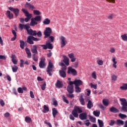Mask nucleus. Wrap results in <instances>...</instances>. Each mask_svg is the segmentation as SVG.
<instances>
[{"mask_svg":"<svg viewBox=\"0 0 127 127\" xmlns=\"http://www.w3.org/2000/svg\"><path fill=\"white\" fill-rule=\"evenodd\" d=\"M59 65L62 66L61 70L60 71H66L67 70V66L65 65V64L63 63H59Z\"/></svg>","mask_w":127,"mask_h":127,"instance_id":"nucleus-23","label":"nucleus"},{"mask_svg":"<svg viewBox=\"0 0 127 127\" xmlns=\"http://www.w3.org/2000/svg\"><path fill=\"white\" fill-rule=\"evenodd\" d=\"M120 102H121V104L122 106L121 112L122 113H127V99L125 98H120Z\"/></svg>","mask_w":127,"mask_h":127,"instance_id":"nucleus-1","label":"nucleus"},{"mask_svg":"<svg viewBox=\"0 0 127 127\" xmlns=\"http://www.w3.org/2000/svg\"><path fill=\"white\" fill-rule=\"evenodd\" d=\"M116 124L118 126H124L125 125V122L123 120L118 119L116 121Z\"/></svg>","mask_w":127,"mask_h":127,"instance_id":"nucleus-28","label":"nucleus"},{"mask_svg":"<svg viewBox=\"0 0 127 127\" xmlns=\"http://www.w3.org/2000/svg\"><path fill=\"white\" fill-rule=\"evenodd\" d=\"M27 32L28 35H30V36H36V30H33L32 29H30Z\"/></svg>","mask_w":127,"mask_h":127,"instance_id":"nucleus-16","label":"nucleus"},{"mask_svg":"<svg viewBox=\"0 0 127 127\" xmlns=\"http://www.w3.org/2000/svg\"><path fill=\"white\" fill-rule=\"evenodd\" d=\"M41 47H43V49L44 50H46V49H53V45L52 44L50 43V42L47 41L46 42V45H40Z\"/></svg>","mask_w":127,"mask_h":127,"instance_id":"nucleus-6","label":"nucleus"},{"mask_svg":"<svg viewBox=\"0 0 127 127\" xmlns=\"http://www.w3.org/2000/svg\"><path fill=\"white\" fill-rule=\"evenodd\" d=\"M25 121L26 123H27V124H30L31 122H32V120H31V118L28 116H26L25 118Z\"/></svg>","mask_w":127,"mask_h":127,"instance_id":"nucleus-33","label":"nucleus"},{"mask_svg":"<svg viewBox=\"0 0 127 127\" xmlns=\"http://www.w3.org/2000/svg\"><path fill=\"white\" fill-rule=\"evenodd\" d=\"M23 64H24V61H23V60H20L19 65L21 68H22V67H23Z\"/></svg>","mask_w":127,"mask_h":127,"instance_id":"nucleus-50","label":"nucleus"},{"mask_svg":"<svg viewBox=\"0 0 127 127\" xmlns=\"http://www.w3.org/2000/svg\"><path fill=\"white\" fill-rule=\"evenodd\" d=\"M33 13L35 15H40V14H41L40 11H39V10H34L33 11Z\"/></svg>","mask_w":127,"mask_h":127,"instance_id":"nucleus-48","label":"nucleus"},{"mask_svg":"<svg viewBox=\"0 0 127 127\" xmlns=\"http://www.w3.org/2000/svg\"><path fill=\"white\" fill-rule=\"evenodd\" d=\"M103 104L106 107H108V106L109 105V102H108V101L106 99L103 100Z\"/></svg>","mask_w":127,"mask_h":127,"instance_id":"nucleus-46","label":"nucleus"},{"mask_svg":"<svg viewBox=\"0 0 127 127\" xmlns=\"http://www.w3.org/2000/svg\"><path fill=\"white\" fill-rule=\"evenodd\" d=\"M40 68H45L46 64H45V58L42 57L41 58V61L39 64Z\"/></svg>","mask_w":127,"mask_h":127,"instance_id":"nucleus-13","label":"nucleus"},{"mask_svg":"<svg viewBox=\"0 0 127 127\" xmlns=\"http://www.w3.org/2000/svg\"><path fill=\"white\" fill-rule=\"evenodd\" d=\"M12 70L14 73H16L18 70V67L16 65L12 66Z\"/></svg>","mask_w":127,"mask_h":127,"instance_id":"nucleus-36","label":"nucleus"},{"mask_svg":"<svg viewBox=\"0 0 127 127\" xmlns=\"http://www.w3.org/2000/svg\"><path fill=\"white\" fill-rule=\"evenodd\" d=\"M52 114L54 118L56 117V115L58 114V111H57V110L56 108H53L52 109Z\"/></svg>","mask_w":127,"mask_h":127,"instance_id":"nucleus-32","label":"nucleus"},{"mask_svg":"<svg viewBox=\"0 0 127 127\" xmlns=\"http://www.w3.org/2000/svg\"><path fill=\"white\" fill-rule=\"evenodd\" d=\"M7 18L9 19H12L13 18V14L10 12V11L7 10L5 13Z\"/></svg>","mask_w":127,"mask_h":127,"instance_id":"nucleus-20","label":"nucleus"},{"mask_svg":"<svg viewBox=\"0 0 127 127\" xmlns=\"http://www.w3.org/2000/svg\"><path fill=\"white\" fill-rule=\"evenodd\" d=\"M43 108L44 109L42 110V112L44 114H46V113H48V112H49V107H48V106L45 105H44Z\"/></svg>","mask_w":127,"mask_h":127,"instance_id":"nucleus-27","label":"nucleus"},{"mask_svg":"<svg viewBox=\"0 0 127 127\" xmlns=\"http://www.w3.org/2000/svg\"><path fill=\"white\" fill-rule=\"evenodd\" d=\"M79 101L82 106H85V100H84L83 96L80 97Z\"/></svg>","mask_w":127,"mask_h":127,"instance_id":"nucleus-35","label":"nucleus"},{"mask_svg":"<svg viewBox=\"0 0 127 127\" xmlns=\"http://www.w3.org/2000/svg\"><path fill=\"white\" fill-rule=\"evenodd\" d=\"M69 119L70 120H71V121H75V118H74V116L72 114L69 115Z\"/></svg>","mask_w":127,"mask_h":127,"instance_id":"nucleus-62","label":"nucleus"},{"mask_svg":"<svg viewBox=\"0 0 127 127\" xmlns=\"http://www.w3.org/2000/svg\"><path fill=\"white\" fill-rule=\"evenodd\" d=\"M90 86L91 88H93V89H95V90L97 89V84H93V83H90Z\"/></svg>","mask_w":127,"mask_h":127,"instance_id":"nucleus-59","label":"nucleus"},{"mask_svg":"<svg viewBox=\"0 0 127 127\" xmlns=\"http://www.w3.org/2000/svg\"><path fill=\"white\" fill-rule=\"evenodd\" d=\"M37 47H38V46L37 45H33L31 49V52L34 54H37V53H38V52L37 51Z\"/></svg>","mask_w":127,"mask_h":127,"instance_id":"nucleus-21","label":"nucleus"},{"mask_svg":"<svg viewBox=\"0 0 127 127\" xmlns=\"http://www.w3.org/2000/svg\"><path fill=\"white\" fill-rule=\"evenodd\" d=\"M8 9H9V10L11 11H13L16 17H17V16H18L19 15V9L17 8H14L12 7H9Z\"/></svg>","mask_w":127,"mask_h":127,"instance_id":"nucleus-11","label":"nucleus"},{"mask_svg":"<svg viewBox=\"0 0 127 127\" xmlns=\"http://www.w3.org/2000/svg\"><path fill=\"white\" fill-rule=\"evenodd\" d=\"M52 33V29L50 27H46L45 30L44 31V38H48Z\"/></svg>","mask_w":127,"mask_h":127,"instance_id":"nucleus-7","label":"nucleus"},{"mask_svg":"<svg viewBox=\"0 0 127 127\" xmlns=\"http://www.w3.org/2000/svg\"><path fill=\"white\" fill-rule=\"evenodd\" d=\"M12 62L14 64V65H16L17 64V61L15 59H12Z\"/></svg>","mask_w":127,"mask_h":127,"instance_id":"nucleus-63","label":"nucleus"},{"mask_svg":"<svg viewBox=\"0 0 127 127\" xmlns=\"http://www.w3.org/2000/svg\"><path fill=\"white\" fill-rule=\"evenodd\" d=\"M45 124L46 125H47V126H48L49 127H52V125H51V124L48 122V121H45Z\"/></svg>","mask_w":127,"mask_h":127,"instance_id":"nucleus-60","label":"nucleus"},{"mask_svg":"<svg viewBox=\"0 0 127 127\" xmlns=\"http://www.w3.org/2000/svg\"><path fill=\"white\" fill-rule=\"evenodd\" d=\"M114 16H115V14H110L107 16L108 19H113L114 18Z\"/></svg>","mask_w":127,"mask_h":127,"instance_id":"nucleus-44","label":"nucleus"},{"mask_svg":"<svg viewBox=\"0 0 127 127\" xmlns=\"http://www.w3.org/2000/svg\"><path fill=\"white\" fill-rule=\"evenodd\" d=\"M25 7H26V8H28V9H30V10H33L34 9H35V7L28 2H26Z\"/></svg>","mask_w":127,"mask_h":127,"instance_id":"nucleus-15","label":"nucleus"},{"mask_svg":"<svg viewBox=\"0 0 127 127\" xmlns=\"http://www.w3.org/2000/svg\"><path fill=\"white\" fill-rule=\"evenodd\" d=\"M17 91L19 94H22L23 93V90L21 88V87H19L17 89Z\"/></svg>","mask_w":127,"mask_h":127,"instance_id":"nucleus-58","label":"nucleus"},{"mask_svg":"<svg viewBox=\"0 0 127 127\" xmlns=\"http://www.w3.org/2000/svg\"><path fill=\"white\" fill-rule=\"evenodd\" d=\"M26 53L27 55V58H31V53L28 48L25 49Z\"/></svg>","mask_w":127,"mask_h":127,"instance_id":"nucleus-29","label":"nucleus"},{"mask_svg":"<svg viewBox=\"0 0 127 127\" xmlns=\"http://www.w3.org/2000/svg\"><path fill=\"white\" fill-rule=\"evenodd\" d=\"M119 117L122 119V120H124L125 119L127 118V115L126 114H123L120 113L119 114Z\"/></svg>","mask_w":127,"mask_h":127,"instance_id":"nucleus-40","label":"nucleus"},{"mask_svg":"<svg viewBox=\"0 0 127 127\" xmlns=\"http://www.w3.org/2000/svg\"><path fill=\"white\" fill-rule=\"evenodd\" d=\"M121 38L122 39V40H123V41H127V34H124L121 35Z\"/></svg>","mask_w":127,"mask_h":127,"instance_id":"nucleus-39","label":"nucleus"},{"mask_svg":"<svg viewBox=\"0 0 127 127\" xmlns=\"http://www.w3.org/2000/svg\"><path fill=\"white\" fill-rule=\"evenodd\" d=\"M67 97H68V98H70V99H73V98H74V94L69 93L67 94Z\"/></svg>","mask_w":127,"mask_h":127,"instance_id":"nucleus-57","label":"nucleus"},{"mask_svg":"<svg viewBox=\"0 0 127 127\" xmlns=\"http://www.w3.org/2000/svg\"><path fill=\"white\" fill-rule=\"evenodd\" d=\"M41 88L43 91H44L46 89V82H45L43 84L41 85Z\"/></svg>","mask_w":127,"mask_h":127,"instance_id":"nucleus-45","label":"nucleus"},{"mask_svg":"<svg viewBox=\"0 0 127 127\" xmlns=\"http://www.w3.org/2000/svg\"><path fill=\"white\" fill-rule=\"evenodd\" d=\"M74 85L75 86H81V85H83V81L80 79H75L74 81Z\"/></svg>","mask_w":127,"mask_h":127,"instance_id":"nucleus-17","label":"nucleus"},{"mask_svg":"<svg viewBox=\"0 0 127 127\" xmlns=\"http://www.w3.org/2000/svg\"><path fill=\"white\" fill-rule=\"evenodd\" d=\"M110 52H111V53H115V52H116V49L114 48H112L110 49Z\"/></svg>","mask_w":127,"mask_h":127,"instance_id":"nucleus-61","label":"nucleus"},{"mask_svg":"<svg viewBox=\"0 0 127 127\" xmlns=\"http://www.w3.org/2000/svg\"><path fill=\"white\" fill-rule=\"evenodd\" d=\"M60 40L61 42V48H63L64 46H66L67 44V41L66 40V38L63 36H61L60 37Z\"/></svg>","mask_w":127,"mask_h":127,"instance_id":"nucleus-9","label":"nucleus"},{"mask_svg":"<svg viewBox=\"0 0 127 127\" xmlns=\"http://www.w3.org/2000/svg\"><path fill=\"white\" fill-rule=\"evenodd\" d=\"M59 73L61 77L66 78V72H65V71L59 70Z\"/></svg>","mask_w":127,"mask_h":127,"instance_id":"nucleus-31","label":"nucleus"},{"mask_svg":"<svg viewBox=\"0 0 127 127\" xmlns=\"http://www.w3.org/2000/svg\"><path fill=\"white\" fill-rule=\"evenodd\" d=\"M94 107V104H93V103L92 102V101L90 100H88V103L87 104V108L88 109H91L92 108Z\"/></svg>","mask_w":127,"mask_h":127,"instance_id":"nucleus-25","label":"nucleus"},{"mask_svg":"<svg viewBox=\"0 0 127 127\" xmlns=\"http://www.w3.org/2000/svg\"><path fill=\"white\" fill-rule=\"evenodd\" d=\"M100 114H101V112L99 110L93 111V115L95 117H100Z\"/></svg>","mask_w":127,"mask_h":127,"instance_id":"nucleus-37","label":"nucleus"},{"mask_svg":"<svg viewBox=\"0 0 127 127\" xmlns=\"http://www.w3.org/2000/svg\"><path fill=\"white\" fill-rule=\"evenodd\" d=\"M112 61L113 62V67L117 68V63H118V62L116 61V58H113Z\"/></svg>","mask_w":127,"mask_h":127,"instance_id":"nucleus-38","label":"nucleus"},{"mask_svg":"<svg viewBox=\"0 0 127 127\" xmlns=\"http://www.w3.org/2000/svg\"><path fill=\"white\" fill-rule=\"evenodd\" d=\"M110 111L111 113H113L114 114H117V113H119V112H120L118 109L114 107H111L110 108Z\"/></svg>","mask_w":127,"mask_h":127,"instance_id":"nucleus-24","label":"nucleus"},{"mask_svg":"<svg viewBox=\"0 0 127 127\" xmlns=\"http://www.w3.org/2000/svg\"><path fill=\"white\" fill-rule=\"evenodd\" d=\"M36 35H37L38 37H41V36H42V33H41V31H39L38 32L36 31Z\"/></svg>","mask_w":127,"mask_h":127,"instance_id":"nucleus-56","label":"nucleus"},{"mask_svg":"<svg viewBox=\"0 0 127 127\" xmlns=\"http://www.w3.org/2000/svg\"><path fill=\"white\" fill-rule=\"evenodd\" d=\"M39 21H41V16L37 15L34 18H32L31 19L30 25H31V26H35V25L38 24V23H37V22Z\"/></svg>","mask_w":127,"mask_h":127,"instance_id":"nucleus-2","label":"nucleus"},{"mask_svg":"<svg viewBox=\"0 0 127 127\" xmlns=\"http://www.w3.org/2000/svg\"><path fill=\"white\" fill-rule=\"evenodd\" d=\"M63 86V84H62V82L60 81V80H57L56 84V86L57 88H62V86Z\"/></svg>","mask_w":127,"mask_h":127,"instance_id":"nucleus-30","label":"nucleus"},{"mask_svg":"<svg viewBox=\"0 0 127 127\" xmlns=\"http://www.w3.org/2000/svg\"><path fill=\"white\" fill-rule=\"evenodd\" d=\"M116 124V121H115V120H111L110 121V123H109V126H111V127H112V126H114V125Z\"/></svg>","mask_w":127,"mask_h":127,"instance_id":"nucleus-54","label":"nucleus"},{"mask_svg":"<svg viewBox=\"0 0 127 127\" xmlns=\"http://www.w3.org/2000/svg\"><path fill=\"white\" fill-rule=\"evenodd\" d=\"M49 38L50 40H51V42H53L54 41V37L52 36H50L48 37Z\"/></svg>","mask_w":127,"mask_h":127,"instance_id":"nucleus-64","label":"nucleus"},{"mask_svg":"<svg viewBox=\"0 0 127 127\" xmlns=\"http://www.w3.org/2000/svg\"><path fill=\"white\" fill-rule=\"evenodd\" d=\"M67 74H72L73 76H77V70L71 67H68Z\"/></svg>","mask_w":127,"mask_h":127,"instance_id":"nucleus-12","label":"nucleus"},{"mask_svg":"<svg viewBox=\"0 0 127 127\" xmlns=\"http://www.w3.org/2000/svg\"><path fill=\"white\" fill-rule=\"evenodd\" d=\"M41 40V39L40 38H37L33 36H29L27 39V43H29V44H34V42L33 41H39V40Z\"/></svg>","mask_w":127,"mask_h":127,"instance_id":"nucleus-5","label":"nucleus"},{"mask_svg":"<svg viewBox=\"0 0 127 127\" xmlns=\"http://www.w3.org/2000/svg\"><path fill=\"white\" fill-rule=\"evenodd\" d=\"M67 91L69 94H73L74 93V86H67Z\"/></svg>","mask_w":127,"mask_h":127,"instance_id":"nucleus-22","label":"nucleus"},{"mask_svg":"<svg viewBox=\"0 0 127 127\" xmlns=\"http://www.w3.org/2000/svg\"><path fill=\"white\" fill-rule=\"evenodd\" d=\"M43 23H44L45 25H48L49 24H50V19L47 18L45 19L43 21Z\"/></svg>","mask_w":127,"mask_h":127,"instance_id":"nucleus-34","label":"nucleus"},{"mask_svg":"<svg viewBox=\"0 0 127 127\" xmlns=\"http://www.w3.org/2000/svg\"><path fill=\"white\" fill-rule=\"evenodd\" d=\"M68 56L69 58H70L71 62H75V61H76V58L74 56V53H71L70 54H68Z\"/></svg>","mask_w":127,"mask_h":127,"instance_id":"nucleus-19","label":"nucleus"},{"mask_svg":"<svg viewBox=\"0 0 127 127\" xmlns=\"http://www.w3.org/2000/svg\"><path fill=\"white\" fill-rule=\"evenodd\" d=\"M98 122L99 127H104V122H103V121L100 120V119H98Z\"/></svg>","mask_w":127,"mask_h":127,"instance_id":"nucleus-42","label":"nucleus"},{"mask_svg":"<svg viewBox=\"0 0 127 127\" xmlns=\"http://www.w3.org/2000/svg\"><path fill=\"white\" fill-rule=\"evenodd\" d=\"M33 60L35 62H37V61H38V58H37V57L35 56V54L33 55Z\"/></svg>","mask_w":127,"mask_h":127,"instance_id":"nucleus-52","label":"nucleus"},{"mask_svg":"<svg viewBox=\"0 0 127 127\" xmlns=\"http://www.w3.org/2000/svg\"><path fill=\"white\" fill-rule=\"evenodd\" d=\"M75 89L76 93H81V90H82V89H81L80 87L75 86Z\"/></svg>","mask_w":127,"mask_h":127,"instance_id":"nucleus-43","label":"nucleus"},{"mask_svg":"<svg viewBox=\"0 0 127 127\" xmlns=\"http://www.w3.org/2000/svg\"><path fill=\"white\" fill-rule=\"evenodd\" d=\"M62 57L64 58V60H62V62H60V63H63V62L64 63V64L66 65V66H69V58L66 56V55H63Z\"/></svg>","mask_w":127,"mask_h":127,"instance_id":"nucleus-14","label":"nucleus"},{"mask_svg":"<svg viewBox=\"0 0 127 127\" xmlns=\"http://www.w3.org/2000/svg\"><path fill=\"white\" fill-rule=\"evenodd\" d=\"M20 47L21 48V49H24V41L20 40Z\"/></svg>","mask_w":127,"mask_h":127,"instance_id":"nucleus-41","label":"nucleus"},{"mask_svg":"<svg viewBox=\"0 0 127 127\" xmlns=\"http://www.w3.org/2000/svg\"><path fill=\"white\" fill-rule=\"evenodd\" d=\"M120 89L122 91H127V83H123L122 86H120Z\"/></svg>","mask_w":127,"mask_h":127,"instance_id":"nucleus-26","label":"nucleus"},{"mask_svg":"<svg viewBox=\"0 0 127 127\" xmlns=\"http://www.w3.org/2000/svg\"><path fill=\"white\" fill-rule=\"evenodd\" d=\"M111 78H112V80L115 81H117V78H118V76H117L115 74H113L111 76Z\"/></svg>","mask_w":127,"mask_h":127,"instance_id":"nucleus-49","label":"nucleus"},{"mask_svg":"<svg viewBox=\"0 0 127 127\" xmlns=\"http://www.w3.org/2000/svg\"><path fill=\"white\" fill-rule=\"evenodd\" d=\"M84 124L86 127H89L91 125V123L89 122V120H86L84 122Z\"/></svg>","mask_w":127,"mask_h":127,"instance_id":"nucleus-55","label":"nucleus"},{"mask_svg":"<svg viewBox=\"0 0 127 127\" xmlns=\"http://www.w3.org/2000/svg\"><path fill=\"white\" fill-rule=\"evenodd\" d=\"M21 10L22 12L24 13L25 16L26 17V18L24 19L25 22H28L30 18L32 17V14L29 13V12H28V11L24 8H22Z\"/></svg>","mask_w":127,"mask_h":127,"instance_id":"nucleus-4","label":"nucleus"},{"mask_svg":"<svg viewBox=\"0 0 127 127\" xmlns=\"http://www.w3.org/2000/svg\"><path fill=\"white\" fill-rule=\"evenodd\" d=\"M29 24L27 23L26 24H19V28H20V30H23V29H26L27 32L30 28V26H29Z\"/></svg>","mask_w":127,"mask_h":127,"instance_id":"nucleus-10","label":"nucleus"},{"mask_svg":"<svg viewBox=\"0 0 127 127\" xmlns=\"http://www.w3.org/2000/svg\"><path fill=\"white\" fill-rule=\"evenodd\" d=\"M63 100L66 104H69V101L66 99V97L64 96H63Z\"/></svg>","mask_w":127,"mask_h":127,"instance_id":"nucleus-53","label":"nucleus"},{"mask_svg":"<svg viewBox=\"0 0 127 127\" xmlns=\"http://www.w3.org/2000/svg\"><path fill=\"white\" fill-rule=\"evenodd\" d=\"M87 113H81L79 116V118L80 120H81V121L87 120Z\"/></svg>","mask_w":127,"mask_h":127,"instance_id":"nucleus-18","label":"nucleus"},{"mask_svg":"<svg viewBox=\"0 0 127 127\" xmlns=\"http://www.w3.org/2000/svg\"><path fill=\"white\" fill-rule=\"evenodd\" d=\"M78 113L81 114V113H83V111L79 107L75 106L74 109L72 111L71 114L74 118H78L79 117Z\"/></svg>","mask_w":127,"mask_h":127,"instance_id":"nucleus-3","label":"nucleus"},{"mask_svg":"<svg viewBox=\"0 0 127 127\" xmlns=\"http://www.w3.org/2000/svg\"><path fill=\"white\" fill-rule=\"evenodd\" d=\"M97 64L98 65H100V66H102V65L104 64V62L102 60H98L97 61Z\"/></svg>","mask_w":127,"mask_h":127,"instance_id":"nucleus-47","label":"nucleus"},{"mask_svg":"<svg viewBox=\"0 0 127 127\" xmlns=\"http://www.w3.org/2000/svg\"><path fill=\"white\" fill-rule=\"evenodd\" d=\"M54 68L53 64L51 62H49V64L47 67V72L49 74V76H52V68Z\"/></svg>","mask_w":127,"mask_h":127,"instance_id":"nucleus-8","label":"nucleus"},{"mask_svg":"<svg viewBox=\"0 0 127 127\" xmlns=\"http://www.w3.org/2000/svg\"><path fill=\"white\" fill-rule=\"evenodd\" d=\"M78 65H79V64L78 63V62H76L73 64L72 65V67H73V68H78Z\"/></svg>","mask_w":127,"mask_h":127,"instance_id":"nucleus-51","label":"nucleus"}]
</instances>
